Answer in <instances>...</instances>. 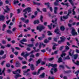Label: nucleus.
<instances>
[{"mask_svg": "<svg viewBox=\"0 0 79 79\" xmlns=\"http://www.w3.org/2000/svg\"><path fill=\"white\" fill-rule=\"evenodd\" d=\"M30 58H35V56H34V55L33 54H31L30 56Z\"/></svg>", "mask_w": 79, "mask_h": 79, "instance_id": "obj_48", "label": "nucleus"}, {"mask_svg": "<svg viewBox=\"0 0 79 79\" xmlns=\"http://www.w3.org/2000/svg\"><path fill=\"white\" fill-rule=\"evenodd\" d=\"M5 53L4 51L3 50L1 51L0 52V55H3Z\"/></svg>", "mask_w": 79, "mask_h": 79, "instance_id": "obj_34", "label": "nucleus"}, {"mask_svg": "<svg viewBox=\"0 0 79 79\" xmlns=\"http://www.w3.org/2000/svg\"><path fill=\"white\" fill-rule=\"evenodd\" d=\"M45 5H47L48 8H50V3L49 2H46L44 3Z\"/></svg>", "mask_w": 79, "mask_h": 79, "instance_id": "obj_30", "label": "nucleus"}, {"mask_svg": "<svg viewBox=\"0 0 79 79\" xmlns=\"http://www.w3.org/2000/svg\"><path fill=\"white\" fill-rule=\"evenodd\" d=\"M75 74H77L76 76H78L79 74V70H78L77 71H76L75 72Z\"/></svg>", "mask_w": 79, "mask_h": 79, "instance_id": "obj_36", "label": "nucleus"}, {"mask_svg": "<svg viewBox=\"0 0 79 79\" xmlns=\"http://www.w3.org/2000/svg\"><path fill=\"white\" fill-rule=\"evenodd\" d=\"M18 58L19 60H23V58H21L20 56L18 57Z\"/></svg>", "mask_w": 79, "mask_h": 79, "instance_id": "obj_61", "label": "nucleus"}, {"mask_svg": "<svg viewBox=\"0 0 79 79\" xmlns=\"http://www.w3.org/2000/svg\"><path fill=\"white\" fill-rule=\"evenodd\" d=\"M65 73H67V74H69L71 73V70H67V71H64Z\"/></svg>", "mask_w": 79, "mask_h": 79, "instance_id": "obj_31", "label": "nucleus"}, {"mask_svg": "<svg viewBox=\"0 0 79 79\" xmlns=\"http://www.w3.org/2000/svg\"><path fill=\"white\" fill-rule=\"evenodd\" d=\"M14 54H15V55H18V52H14Z\"/></svg>", "mask_w": 79, "mask_h": 79, "instance_id": "obj_64", "label": "nucleus"}, {"mask_svg": "<svg viewBox=\"0 0 79 79\" xmlns=\"http://www.w3.org/2000/svg\"><path fill=\"white\" fill-rule=\"evenodd\" d=\"M41 59H39L38 61H36V66H38V65L39 63H40V62H41Z\"/></svg>", "mask_w": 79, "mask_h": 79, "instance_id": "obj_16", "label": "nucleus"}, {"mask_svg": "<svg viewBox=\"0 0 79 79\" xmlns=\"http://www.w3.org/2000/svg\"><path fill=\"white\" fill-rule=\"evenodd\" d=\"M69 1L72 6H74V3H73V0H69Z\"/></svg>", "mask_w": 79, "mask_h": 79, "instance_id": "obj_25", "label": "nucleus"}, {"mask_svg": "<svg viewBox=\"0 0 79 79\" xmlns=\"http://www.w3.org/2000/svg\"><path fill=\"white\" fill-rule=\"evenodd\" d=\"M29 71H30V69H28L27 71H23V73H28Z\"/></svg>", "mask_w": 79, "mask_h": 79, "instance_id": "obj_55", "label": "nucleus"}, {"mask_svg": "<svg viewBox=\"0 0 79 79\" xmlns=\"http://www.w3.org/2000/svg\"><path fill=\"white\" fill-rule=\"evenodd\" d=\"M44 38L42 37H38V39H39L40 40H42Z\"/></svg>", "mask_w": 79, "mask_h": 79, "instance_id": "obj_50", "label": "nucleus"}, {"mask_svg": "<svg viewBox=\"0 0 79 79\" xmlns=\"http://www.w3.org/2000/svg\"><path fill=\"white\" fill-rule=\"evenodd\" d=\"M6 54H5L4 56H3L2 57V58H3V59H5L6 58Z\"/></svg>", "mask_w": 79, "mask_h": 79, "instance_id": "obj_52", "label": "nucleus"}, {"mask_svg": "<svg viewBox=\"0 0 79 79\" xmlns=\"http://www.w3.org/2000/svg\"><path fill=\"white\" fill-rule=\"evenodd\" d=\"M68 15H66V16H63V19H68Z\"/></svg>", "mask_w": 79, "mask_h": 79, "instance_id": "obj_37", "label": "nucleus"}, {"mask_svg": "<svg viewBox=\"0 0 79 79\" xmlns=\"http://www.w3.org/2000/svg\"><path fill=\"white\" fill-rule=\"evenodd\" d=\"M23 42H27V40L26 39H23L22 40L20 41V42L22 44H24V43H23Z\"/></svg>", "mask_w": 79, "mask_h": 79, "instance_id": "obj_12", "label": "nucleus"}, {"mask_svg": "<svg viewBox=\"0 0 79 79\" xmlns=\"http://www.w3.org/2000/svg\"><path fill=\"white\" fill-rule=\"evenodd\" d=\"M12 73L14 74H21V70L18 69L17 71L13 72Z\"/></svg>", "mask_w": 79, "mask_h": 79, "instance_id": "obj_6", "label": "nucleus"}, {"mask_svg": "<svg viewBox=\"0 0 79 79\" xmlns=\"http://www.w3.org/2000/svg\"><path fill=\"white\" fill-rule=\"evenodd\" d=\"M23 12H25V13H24L23 14H25V15H26V14H27V11L25 9H24L23 10Z\"/></svg>", "mask_w": 79, "mask_h": 79, "instance_id": "obj_63", "label": "nucleus"}, {"mask_svg": "<svg viewBox=\"0 0 79 79\" xmlns=\"http://www.w3.org/2000/svg\"><path fill=\"white\" fill-rule=\"evenodd\" d=\"M60 39H61V40L62 42H64L65 40V38H63V37H60Z\"/></svg>", "mask_w": 79, "mask_h": 79, "instance_id": "obj_27", "label": "nucleus"}, {"mask_svg": "<svg viewBox=\"0 0 79 79\" xmlns=\"http://www.w3.org/2000/svg\"><path fill=\"white\" fill-rule=\"evenodd\" d=\"M7 33H9V34H12V31H11V30H8L7 31Z\"/></svg>", "mask_w": 79, "mask_h": 79, "instance_id": "obj_39", "label": "nucleus"}, {"mask_svg": "<svg viewBox=\"0 0 79 79\" xmlns=\"http://www.w3.org/2000/svg\"><path fill=\"white\" fill-rule=\"evenodd\" d=\"M10 66V64H6V66L7 68H9Z\"/></svg>", "mask_w": 79, "mask_h": 79, "instance_id": "obj_58", "label": "nucleus"}, {"mask_svg": "<svg viewBox=\"0 0 79 79\" xmlns=\"http://www.w3.org/2000/svg\"><path fill=\"white\" fill-rule=\"evenodd\" d=\"M42 11L44 12H45V13L47 12V9L45 8H44L42 9Z\"/></svg>", "mask_w": 79, "mask_h": 79, "instance_id": "obj_38", "label": "nucleus"}, {"mask_svg": "<svg viewBox=\"0 0 79 79\" xmlns=\"http://www.w3.org/2000/svg\"><path fill=\"white\" fill-rule=\"evenodd\" d=\"M40 23L39 21V20H35L34 21V24H39Z\"/></svg>", "mask_w": 79, "mask_h": 79, "instance_id": "obj_19", "label": "nucleus"}, {"mask_svg": "<svg viewBox=\"0 0 79 79\" xmlns=\"http://www.w3.org/2000/svg\"><path fill=\"white\" fill-rule=\"evenodd\" d=\"M48 35H52V33H51L50 31H48Z\"/></svg>", "mask_w": 79, "mask_h": 79, "instance_id": "obj_33", "label": "nucleus"}, {"mask_svg": "<svg viewBox=\"0 0 79 79\" xmlns=\"http://www.w3.org/2000/svg\"><path fill=\"white\" fill-rule=\"evenodd\" d=\"M57 67V64H53V66H52V67L53 68H56V67Z\"/></svg>", "mask_w": 79, "mask_h": 79, "instance_id": "obj_51", "label": "nucleus"}, {"mask_svg": "<svg viewBox=\"0 0 79 79\" xmlns=\"http://www.w3.org/2000/svg\"><path fill=\"white\" fill-rule=\"evenodd\" d=\"M45 73H43L40 76V79L44 78V77H45Z\"/></svg>", "mask_w": 79, "mask_h": 79, "instance_id": "obj_14", "label": "nucleus"}, {"mask_svg": "<svg viewBox=\"0 0 79 79\" xmlns=\"http://www.w3.org/2000/svg\"><path fill=\"white\" fill-rule=\"evenodd\" d=\"M53 59H54V58L52 57V58H49L48 60H49V61H52V60H53Z\"/></svg>", "mask_w": 79, "mask_h": 79, "instance_id": "obj_54", "label": "nucleus"}, {"mask_svg": "<svg viewBox=\"0 0 79 79\" xmlns=\"http://www.w3.org/2000/svg\"><path fill=\"white\" fill-rule=\"evenodd\" d=\"M30 54L29 53H27V54H26L25 55H24V56H23V57H27V56H29V54Z\"/></svg>", "mask_w": 79, "mask_h": 79, "instance_id": "obj_47", "label": "nucleus"}, {"mask_svg": "<svg viewBox=\"0 0 79 79\" xmlns=\"http://www.w3.org/2000/svg\"><path fill=\"white\" fill-rule=\"evenodd\" d=\"M57 18H55V21H54L53 20H52V23H54L55 24H57V23H56V21H57Z\"/></svg>", "mask_w": 79, "mask_h": 79, "instance_id": "obj_20", "label": "nucleus"}, {"mask_svg": "<svg viewBox=\"0 0 79 79\" xmlns=\"http://www.w3.org/2000/svg\"><path fill=\"white\" fill-rule=\"evenodd\" d=\"M51 70L50 71V73L51 74L53 75V70H54V73H56L57 71H58V69H57V68H52L51 69Z\"/></svg>", "mask_w": 79, "mask_h": 79, "instance_id": "obj_4", "label": "nucleus"}, {"mask_svg": "<svg viewBox=\"0 0 79 79\" xmlns=\"http://www.w3.org/2000/svg\"><path fill=\"white\" fill-rule=\"evenodd\" d=\"M54 32L55 33H56L57 34H58L59 35H61V34H60V30H59V28L58 27H57L55 29L54 31Z\"/></svg>", "mask_w": 79, "mask_h": 79, "instance_id": "obj_5", "label": "nucleus"}, {"mask_svg": "<svg viewBox=\"0 0 79 79\" xmlns=\"http://www.w3.org/2000/svg\"><path fill=\"white\" fill-rule=\"evenodd\" d=\"M14 77L15 79H17L19 77H21V75H20L19 74H18L16 75Z\"/></svg>", "mask_w": 79, "mask_h": 79, "instance_id": "obj_21", "label": "nucleus"}, {"mask_svg": "<svg viewBox=\"0 0 79 79\" xmlns=\"http://www.w3.org/2000/svg\"><path fill=\"white\" fill-rule=\"evenodd\" d=\"M42 37L43 39H44V38H45V34H42Z\"/></svg>", "mask_w": 79, "mask_h": 79, "instance_id": "obj_59", "label": "nucleus"}, {"mask_svg": "<svg viewBox=\"0 0 79 79\" xmlns=\"http://www.w3.org/2000/svg\"><path fill=\"white\" fill-rule=\"evenodd\" d=\"M31 69L32 71H33V70H34L35 69V67H34V65L32 64H31Z\"/></svg>", "mask_w": 79, "mask_h": 79, "instance_id": "obj_17", "label": "nucleus"}, {"mask_svg": "<svg viewBox=\"0 0 79 79\" xmlns=\"http://www.w3.org/2000/svg\"><path fill=\"white\" fill-rule=\"evenodd\" d=\"M72 12H73V15H76V12L74 11V9H73Z\"/></svg>", "mask_w": 79, "mask_h": 79, "instance_id": "obj_49", "label": "nucleus"}, {"mask_svg": "<svg viewBox=\"0 0 79 79\" xmlns=\"http://www.w3.org/2000/svg\"><path fill=\"white\" fill-rule=\"evenodd\" d=\"M5 17L3 15H0V21H3L4 20H5Z\"/></svg>", "mask_w": 79, "mask_h": 79, "instance_id": "obj_10", "label": "nucleus"}, {"mask_svg": "<svg viewBox=\"0 0 79 79\" xmlns=\"http://www.w3.org/2000/svg\"><path fill=\"white\" fill-rule=\"evenodd\" d=\"M40 53H37L35 55V56L36 57H39V56H40Z\"/></svg>", "mask_w": 79, "mask_h": 79, "instance_id": "obj_44", "label": "nucleus"}, {"mask_svg": "<svg viewBox=\"0 0 79 79\" xmlns=\"http://www.w3.org/2000/svg\"><path fill=\"white\" fill-rule=\"evenodd\" d=\"M44 42L46 44H47L49 42V40H48L47 39H46L44 40Z\"/></svg>", "mask_w": 79, "mask_h": 79, "instance_id": "obj_45", "label": "nucleus"}, {"mask_svg": "<svg viewBox=\"0 0 79 79\" xmlns=\"http://www.w3.org/2000/svg\"><path fill=\"white\" fill-rule=\"evenodd\" d=\"M56 2H54V5L55 6H59L60 4L58 3L60 2H62V0H56Z\"/></svg>", "mask_w": 79, "mask_h": 79, "instance_id": "obj_7", "label": "nucleus"}, {"mask_svg": "<svg viewBox=\"0 0 79 79\" xmlns=\"http://www.w3.org/2000/svg\"><path fill=\"white\" fill-rule=\"evenodd\" d=\"M58 10V7H54V14H57V10Z\"/></svg>", "mask_w": 79, "mask_h": 79, "instance_id": "obj_11", "label": "nucleus"}, {"mask_svg": "<svg viewBox=\"0 0 79 79\" xmlns=\"http://www.w3.org/2000/svg\"><path fill=\"white\" fill-rule=\"evenodd\" d=\"M46 50L49 52L50 53V52H51V51H52V50L50 49H49L48 48H47L46 49Z\"/></svg>", "mask_w": 79, "mask_h": 79, "instance_id": "obj_56", "label": "nucleus"}, {"mask_svg": "<svg viewBox=\"0 0 79 79\" xmlns=\"http://www.w3.org/2000/svg\"><path fill=\"white\" fill-rule=\"evenodd\" d=\"M19 3V1L18 0L16 1L14 0V5H16V3Z\"/></svg>", "mask_w": 79, "mask_h": 79, "instance_id": "obj_35", "label": "nucleus"}, {"mask_svg": "<svg viewBox=\"0 0 79 79\" xmlns=\"http://www.w3.org/2000/svg\"><path fill=\"white\" fill-rule=\"evenodd\" d=\"M72 13V11H71V8H70L69 10H68V13L67 14V15H69V14H71Z\"/></svg>", "mask_w": 79, "mask_h": 79, "instance_id": "obj_29", "label": "nucleus"}, {"mask_svg": "<svg viewBox=\"0 0 79 79\" xmlns=\"http://www.w3.org/2000/svg\"><path fill=\"white\" fill-rule=\"evenodd\" d=\"M59 68H62V69H64V65H59Z\"/></svg>", "mask_w": 79, "mask_h": 79, "instance_id": "obj_40", "label": "nucleus"}, {"mask_svg": "<svg viewBox=\"0 0 79 79\" xmlns=\"http://www.w3.org/2000/svg\"><path fill=\"white\" fill-rule=\"evenodd\" d=\"M29 19H27V20H25V22H24L25 23H26L27 24V23H29Z\"/></svg>", "mask_w": 79, "mask_h": 79, "instance_id": "obj_57", "label": "nucleus"}, {"mask_svg": "<svg viewBox=\"0 0 79 79\" xmlns=\"http://www.w3.org/2000/svg\"><path fill=\"white\" fill-rule=\"evenodd\" d=\"M34 45L33 44H30L28 45V46L29 47H34Z\"/></svg>", "mask_w": 79, "mask_h": 79, "instance_id": "obj_32", "label": "nucleus"}, {"mask_svg": "<svg viewBox=\"0 0 79 79\" xmlns=\"http://www.w3.org/2000/svg\"><path fill=\"white\" fill-rule=\"evenodd\" d=\"M61 62H63V60L61 57H60L58 59V63H61Z\"/></svg>", "mask_w": 79, "mask_h": 79, "instance_id": "obj_24", "label": "nucleus"}, {"mask_svg": "<svg viewBox=\"0 0 79 79\" xmlns=\"http://www.w3.org/2000/svg\"><path fill=\"white\" fill-rule=\"evenodd\" d=\"M21 66V63L19 62L18 61H17L16 63V68L18 67H20Z\"/></svg>", "mask_w": 79, "mask_h": 79, "instance_id": "obj_9", "label": "nucleus"}, {"mask_svg": "<svg viewBox=\"0 0 79 79\" xmlns=\"http://www.w3.org/2000/svg\"><path fill=\"white\" fill-rule=\"evenodd\" d=\"M64 29H65V28H64V27L63 26H62L60 27V30L62 31H64Z\"/></svg>", "mask_w": 79, "mask_h": 79, "instance_id": "obj_23", "label": "nucleus"}, {"mask_svg": "<svg viewBox=\"0 0 79 79\" xmlns=\"http://www.w3.org/2000/svg\"><path fill=\"white\" fill-rule=\"evenodd\" d=\"M25 10L28 12V13H31L32 11V9L31 7H28L25 9Z\"/></svg>", "mask_w": 79, "mask_h": 79, "instance_id": "obj_8", "label": "nucleus"}, {"mask_svg": "<svg viewBox=\"0 0 79 79\" xmlns=\"http://www.w3.org/2000/svg\"><path fill=\"white\" fill-rule=\"evenodd\" d=\"M65 55H66V54L64 53H62V55H61V56L62 58H63V56H65Z\"/></svg>", "mask_w": 79, "mask_h": 79, "instance_id": "obj_46", "label": "nucleus"}, {"mask_svg": "<svg viewBox=\"0 0 79 79\" xmlns=\"http://www.w3.org/2000/svg\"><path fill=\"white\" fill-rule=\"evenodd\" d=\"M33 4L34 5H38L39 6V5H41V6H42V4H41L40 3L36 2H33Z\"/></svg>", "mask_w": 79, "mask_h": 79, "instance_id": "obj_18", "label": "nucleus"}, {"mask_svg": "<svg viewBox=\"0 0 79 79\" xmlns=\"http://www.w3.org/2000/svg\"><path fill=\"white\" fill-rule=\"evenodd\" d=\"M48 68H50V66L53 67V64L49 63L48 64Z\"/></svg>", "mask_w": 79, "mask_h": 79, "instance_id": "obj_42", "label": "nucleus"}, {"mask_svg": "<svg viewBox=\"0 0 79 79\" xmlns=\"http://www.w3.org/2000/svg\"><path fill=\"white\" fill-rule=\"evenodd\" d=\"M72 29L71 34L74 37V36H76V35H77V33L76 31V30L74 29V28L72 27Z\"/></svg>", "mask_w": 79, "mask_h": 79, "instance_id": "obj_2", "label": "nucleus"}, {"mask_svg": "<svg viewBox=\"0 0 79 79\" xmlns=\"http://www.w3.org/2000/svg\"><path fill=\"white\" fill-rule=\"evenodd\" d=\"M52 45H53L52 47V48L53 50H55V49L56 48V47H55V46H58V44H56L55 43H52Z\"/></svg>", "mask_w": 79, "mask_h": 79, "instance_id": "obj_15", "label": "nucleus"}, {"mask_svg": "<svg viewBox=\"0 0 79 79\" xmlns=\"http://www.w3.org/2000/svg\"><path fill=\"white\" fill-rule=\"evenodd\" d=\"M40 19L41 22H42V23H43V20H42L43 19V16H42V15H41L40 17Z\"/></svg>", "mask_w": 79, "mask_h": 79, "instance_id": "obj_41", "label": "nucleus"}, {"mask_svg": "<svg viewBox=\"0 0 79 79\" xmlns=\"http://www.w3.org/2000/svg\"><path fill=\"white\" fill-rule=\"evenodd\" d=\"M44 68H43V67H41L40 68V69L37 72V75H39V74L40 73V71H41V70H44Z\"/></svg>", "mask_w": 79, "mask_h": 79, "instance_id": "obj_13", "label": "nucleus"}, {"mask_svg": "<svg viewBox=\"0 0 79 79\" xmlns=\"http://www.w3.org/2000/svg\"><path fill=\"white\" fill-rule=\"evenodd\" d=\"M75 64L77 66H79V61L78 60H77L76 62L75 63Z\"/></svg>", "mask_w": 79, "mask_h": 79, "instance_id": "obj_43", "label": "nucleus"}, {"mask_svg": "<svg viewBox=\"0 0 79 79\" xmlns=\"http://www.w3.org/2000/svg\"><path fill=\"white\" fill-rule=\"evenodd\" d=\"M58 51H56L54 52H52V55H56L58 54Z\"/></svg>", "mask_w": 79, "mask_h": 79, "instance_id": "obj_28", "label": "nucleus"}, {"mask_svg": "<svg viewBox=\"0 0 79 79\" xmlns=\"http://www.w3.org/2000/svg\"><path fill=\"white\" fill-rule=\"evenodd\" d=\"M45 29V27L43 25H41L39 27H37V29L39 30L40 32H41V31H43V29Z\"/></svg>", "mask_w": 79, "mask_h": 79, "instance_id": "obj_3", "label": "nucleus"}, {"mask_svg": "<svg viewBox=\"0 0 79 79\" xmlns=\"http://www.w3.org/2000/svg\"><path fill=\"white\" fill-rule=\"evenodd\" d=\"M8 7L9 6H6V8L7 10V11H10V10L9 8H8Z\"/></svg>", "mask_w": 79, "mask_h": 79, "instance_id": "obj_60", "label": "nucleus"}, {"mask_svg": "<svg viewBox=\"0 0 79 79\" xmlns=\"http://www.w3.org/2000/svg\"><path fill=\"white\" fill-rule=\"evenodd\" d=\"M26 68H27V66H26L25 65L24 66H23L22 67V69H26Z\"/></svg>", "mask_w": 79, "mask_h": 79, "instance_id": "obj_62", "label": "nucleus"}, {"mask_svg": "<svg viewBox=\"0 0 79 79\" xmlns=\"http://www.w3.org/2000/svg\"><path fill=\"white\" fill-rule=\"evenodd\" d=\"M6 27V25L4 24L2 25V31H5V29Z\"/></svg>", "mask_w": 79, "mask_h": 79, "instance_id": "obj_22", "label": "nucleus"}, {"mask_svg": "<svg viewBox=\"0 0 79 79\" xmlns=\"http://www.w3.org/2000/svg\"><path fill=\"white\" fill-rule=\"evenodd\" d=\"M72 51V50L71 49L70 50L69 52V54L70 56H74V58L75 60H76L77 58V56H78V55L77 54H76L75 55H74V51H72V53L71 52Z\"/></svg>", "mask_w": 79, "mask_h": 79, "instance_id": "obj_1", "label": "nucleus"}, {"mask_svg": "<svg viewBox=\"0 0 79 79\" xmlns=\"http://www.w3.org/2000/svg\"><path fill=\"white\" fill-rule=\"evenodd\" d=\"M64 60H70V57L69 55H68L66 57L64 58Z\"/></svg>", "mask_w": 79, "mask_h": 79, "instance_id": "obj_26", "label": "nucleus"}, {"mask_svg": "<svg viewBox=\"0 0 79 79\" xmlns=\"http://www.w3.org/2000/svg\"><path fill=\"white\" fill-rule=\"evenodd\" d=\"M27 76V77H31V75L30 74V73H27L26 75Z\"/></svg>", "mask_w": 79, "mask_h": 79, "instance_id": "obj_53", "label": "nucleus"}]
</instances>
